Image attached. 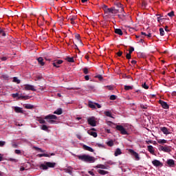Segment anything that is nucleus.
<instances>
[{"instance_id": "obj_1", "label": "nucleus", "mask_w": 176, "mask_h": 176, "mask_svg": "<svg viewBox=\"0 0 176 176\" xmlns=\"http://www.w3.org/2000/svg\"><path fill=\"white\" fill-rule=\"evenodd\" d=\"M77 157L78 160H81L82 162H85L87 163H94L96 158L95 157H91L89 155H78Z\"/></svg>"}, {"instance_id": "obj_2", "label": "nucleus", "mask_w": 176, "mask_h": 176, "mask_svg": "<svg viewBox=\"0 0 176 176\" xmlns=\"http://www.w3.org/2000/svg\"><path fill=\"white\" fill-rule=\"evenodd\" d=\"M44 119L47 120V123H50V124H54L56 123V119H58V117L56 115H48L45 116Z\"/></svg>"}, {"instance_id": "obj_3", "label": "nucleus", "mask_w": 176, "mask_h": 176, "mask_svg": "<svg viewBox=\"0 0 176 176\" xmlns=\"http://www.w3.org/2000/svg\"><path fill=\"white\" fill-rule=\"evenodd\" d=\"M56 164V162H45V164L40 165V168L43 170H47L48 168H54Z\"/></svg>"}, {"instance_id": "obj_4", "label": "nucleus", "mask_w": 176, "mask_h": 176, "mask_svg": "<svg viewBox=\"0 0 176 176\" xmlns=\"http://www.w3.org/2000/svg\"><path fill=\"white\" fill-rule=\"evenodd\" d=\"M74 45H83L82 39L80 38V34H75L74 39L73 40Z\"/></svg>"}, {"instance_id": "obj_5", "label": "nucleus", "mask_w": 176, "mask_h": 176, "mask_svg": "<svg viewBox=\"0 0 176 176\" xmlns=\"http://www.w3.org/2000/svg\"><path fill=\"white\" fill-rule=\"evenodd\" d=\"M116 129L120 131V134L122 135H126L129 134L126 130L122 125H117V126H116Z\"/></svg>"}, {"instance_id": "obj_6", "label": "nucleus", "mask_w": 176, "mask_h": 176, "mask_svg": "<svg viewBox=\"0 0 176 176\" xmlns=\"http://www.w3.org/2000/svg\"><path fill=\"white\" fill-rule=\"evenodd\" d=\"M88 124H90L92 127L96 126V121L95 120L94 117H91L87 119Z\"/></svg>"}, {"instance_id": "obj_7", "label": "nucleus", "mask_w": 176, "mask_h": 176, "mask_svg": "<svg viewBox=\"0 0 176 176\" xmlns=\"http://www.w3.org/2000/svg\"><path fill=\"white\" fill-rule=\"evenodd\" d=\"M63 63V60H55L53 61L52 65L54 67L59 68L60 65H61Z\"/></svg>"}, {"instance_id": "obj_8", "label": "nucleus", "mask_w": 176, "mask_h": 176, "mask_svg": "<svg viewBox=\"0 0 176 176\" xmlns=\"http://www.w3.org/2000/svg\"><path fill=\"white\" fill-rule=\"evenodd\" d=\"M25 90L26 91H36V89H35L34 85H30V84H26L25 85Z\"/></svg>"}, {"instance_id": "obj_9", "label": "nucleus", "mask_w": 176, "mask_h": 176, "mask_svg": "<svg viewBox=\"0 0 176 176\" xmlns=\"http://www.w3.org/2000/svg\"><path fill=\"white\" fill-rule=\"evenodd\" d=\"M8 35V32H6V29L0 28V38H3L6 37Z\"/></svg>"}, {"instance_id": "obj_10", "label": "nucleus", "mask_w": 176, "mask_h": 176, "mask_svg": "<svg viewBox=\"0 0 176 176\" xmlns=\"http://www.w3.org/2000/svg\"><path fill=\"white\" fill-rule=\"evenodd\" d=\"M129 152H130V153H131L133 157H135V158L137 160H140V156H139V154H138L136 151H135L133 150V149H130V150H129Z\"/></svg>"}, {"instance_id": "obj_11", "label": "nucleus", "mask_w": 176, "mask_h": 176, "mask_svg": "<svg viewBox=\"0 0 176 176\" xmlns=\"http://www.w3.org/2000/svg\"><path fill=\"white\" fill-rule=\"evenodd\" d=\"M166 163L168 164V166H169L170 168H174L175 166V162L174 160H167Z\"/></svg>"}, {"instance_id": "obj_12", "label": "nucleus", "mask_w": 176, "mask_h": 176, "mask_svg": "<svg viewBox=\"0 0 176 176\" xmlns=\"http://www.w3.org/2000/svg\"><path fill=\"white\" fill-rule=\"evenodd\" d=\"M152 164L154 166H156V167H160L163 166L162 162H160V161H158V160H154L153 161H152Z\"/></svg>"}, {"instance_id": "obj_13", "label": "nucleus", "mask_w": 176, "mask_h": 176, "mask_svg": "<svg viewBox=\"0 0 176 176\" xmlns=\"http://www.w3.org/2000/svg\"><path fill=\"white\" fill-rule=\"evenodd\" d=\"M159 103H160V104L162 105V107L164 109H168L169 108L168 104L166 102H164L163 100H159Z\"/></svg>"}, {"instance_id": "obj_14", "label": "nucleus", "mask_w": 176, "mask_h": 176, "mask_svg": "<svg viewBox=\"0 0 176 176\" xmlns=\"http://www.w3.org/2000/svg\"><path fill=\"white\" fill-rule=\"evenodd\" d=\"M161 131L164 134V135H169L170 134V132L168 131V129L165 126L161 127L160 128Z\"/></svg>"}, {"instance_id": "obj_15", "label": "nucleus", "mask_w": 176, "mask_h": 176, "mask_svg": "<svg viewBox=\"0 0 176 176\" xmlns=\"http://www.w3.org/2000/svg\"><path fill=\"white\" fill-rule=\"evenodd\" d=\"M148 151L150 153H151L152 155H155V149L153 148V146L152 145H148L147 146Z\"/></svg>"}, {"instance_id": "obj_16", "label": "nucleus", "mask_w": 176, "mask_h": 176, "mask_svg": "<svg viewBox=\"0 0 176 176\" xmlns=\"http://www.w3.org/2000/svg\"><path fill=\"white\" fill-rule=\"evenodd\" d=\"M161 150L166 153H170L171 151V149L170 147L168 148L167 146H161Z\"/></svg>"}, {"instance_id": "obj_17", "label": "nucleus", "mask_w": 176, "mask_h": 176, "mask_svg": "<svg viewBox=\"0 0 176 176\" xmlns=\"http://www.w3.org/2000/svg\"><path fill=\"white\" fill-rule=\"evenodd\" d=\"M83 148L85 151H89V152H91V153H93L94 151V150L91 147H90L89 146H87L85 144L83 145Z\"/></svg>"}, {"instance_id": "obj_18", "label": "nucleus", "mask_w": 176, "mask_h": 176, "mask_svg": "<svg viewBox=\"0 0 176 176\" xmlns=\"http://www.w3.org/2000/svg\"><path fill=\"white\" fill-rule=\"evenodd\" d=\"M122 154V151L120 148H117L116 149V152H114V156L118 157V155H120Z\"/></svg>"}, {"instance_id": "obj_19", "label": "nucleus", "mask_w": 176, "mask_h": 176, "mask_svg": "<svg viewBox=\"0 0 176 176\" xmlns=\"http://www.w3.org/2000/svg\"><path fill=\"white\" fill-rule=\"evenodd\" d=\"M87 133L93 136L94 138H96L98 136V134L96 132L92 131H88Z\"/></svg>"}, {"instance_id": "obj_20", "label": "nucleus", "mask_w": 176, "mask_h": 176, "mask_svg": "<svg viewBox=\"0 0 176 176\" xmlns=\"http://www.w3.org/2000/svg\"><path fill=\"white\" fill-rule=\"evenodd\" d=\"M114 32L120 36L123 35V32L121 29L116 28L114 29Z\"/></svg>"}, {"instance_id": "obj_21", "label": "nucleus", "mask_w": 176, "mask_h": 176, "mask_svg": "<svg viewBox=\"0 0 176 176\" xmlns=\"http://www.w3.org/2000/svg\"><path fill=\"white\" fill-rule=\"evenodd\" d=\"M23 107L27 109H33L34 106L30 104H24Z\"/></svg>"}, {"instance_id": "obj_22", "label": "nucleus", "mask_w": 176, "mask_h": 176, "mask_svg": "<svg viewBox=\"0 0 176 176\" xmlns=\"http://www.w3.org/2000/svg\"><path fill=\"white\" fill-rule=\"evenodd\" d=\"M65 60H67V61L69 62V63H75V60H74V57H69V56H67V57L65 58Z\"/></svg>"}, {"instance_id": "obj_23", "label": "nucleus", "mask_w": 176, "mask_h": 176, "mask_svg": "<svg viewBox=\"0 0 176 176\" xmlns=\"http://www.w3.org/2000/svg\"><path fill=\"white\" fill-rule=\"evenodd\" d=\"M14 111H15L16 113H23V111L22 110V108L19 107H14Z\"/></svg>"}, {"instance_id": "obj_24", "label": "nucleus", "mask_w": 176, "mask_h": 176, "mask_svg": "<svg viewBox=\"0 0 176 176\" xmlns=\"http://www.w3.org/2000/svg\"><path fill=\"white\" fill-rule=\"evenodd\" d=\"M37 61H38V64H40V65H45V63L43 62V58L42 57H38V58H37Z\"/></svg>"}, {"instance_id": "obj_25", "label": "nucleus", "mask_w": 176, "mask_h": 176, "mask_svg": "<svg viewBox=\"0 0 176 176\" xmlns=\"http://www.w3.org/2000/svg\"><path fill=\"white\" fill-rule=\"evenodd\" d=\"M98 173L100 174L101 175H107V174L109 173L108 171L103 170H98Z\"/></svg>"}, {"instance_id": "obj_26", "label": "nucleus", "mask_w": 176, "mask_h": 176, "mask_svg": "<svg viewBox=\"0 0 176 176\" xmlns=\"http://www.w3.org/2000/svg\"><path fill=\"white\" fill-rule=\"evenodd\" d=\"M69 20H70L71 23H72V25H74V24H75L74 20H76V16H73L69 18Z\"/></svg>"}, {"instance_id": "obj_27", "label": "nucleus", "mask_w": 176, "mask_h": 176, "mask_svg": "<svg viewBox=\"0 0 176 176\" xmlns=\"http://www.w3.org/2000/svg\"><path fill=\"white\" fill-rule=\"evenodd\" d=\"M116 6L118 8H120V10H120V12H123L124 11V8H123V7H122V4L120 3H117V4H116Z\"/></svg>"}, {"instance_id": "obj_28", "label": "nucleus", "mask_w": 176, "mask_h": 176, "mask_svg": "<svg viewBox=\"0 0 176 176\" xmlns=\"http://www.w3.org/2000/svg\"><path fill=\"white\" fill-rule=\"evenodd\" d=\"M54 114L60 115L63 113V109L61 108L58 109L54 112Z\"/></svg>"}, {"instance_id": "obj_29", "label": "nucleus", "mask_w": 176, "mask_h": 176, "mask_svg": "<svg viewBox=\"0 0 176 176\" xmlns=\"http://www.w3.org/2000/svg\"><path fill=\"white\" fill-rule=\"evenodd\" d=\"M138 57L140 58H146V55L144 53L139 52L138 54Z\"/></svg>"}, {"instance_id": "obj_30", "label": "nucleus", "mask_w": 176, "mask_h": 176, "mask_svg": "<svg viewBox=\"0 0 176 176\" xmlns=\"http://www.w3.org/2000/svg\"><path fill=\"white\" fill-rule=\"evenodd\" d=\"M41 130H43V131H48V126L45 124H43L41 126Z\"/></svg>"}, {"instance_id": "obj_31", "label": "nucleus", "mask_w": 176, "mask_h": 176, "mask_svg": "<svg viewBox=\"0 0 176 176\" xmlns=\"http://www.w3.org/2000/svg\"><path fill=\"white\" fill-rule=\"evenodd\" d=\"M19 99L28 100V99H30V97L28 96H19Z\"/></svg>"}, {"instance_id": "obj_32", "label": "nucleus", "mask_w": 176, "mask_h": 176, "mask_svg": "<svg viewBox=\"0 0 176 176\" xmlns=\"http://www.w3.org/2000/svg\"><path fill=\"white\" fill-rule=\"evenodd\" d=\"M38 157H50V155L48 153H41V154H38Z\"/></svg>"}, {"instance_id": "obj_33", "label": "nucleus", "mask_w": 176, "mask_h": 176, "mask_svg": "<svg viewBox=\"0 0 176 176\" xmlns=\"http://www.w3.org/2000/svg\"><path fill=\"white\" fill-rule=\"evenodd\" d=\"M46 2L50 4L51 6H54V0H46Z\"/></svg>"}, {"instance_id": "obj_34", "label": "nucleus", "mask_w": 176, "mask_h": 176, "mask_svg": "<svg viewBox=\"0 0 176 176\" xmlns=\"http://www.w3.org/2000/svg\"><path fill=\"white\" fill-rule=\"evenodd\" d=\"M157 142L158 144H166L167 142V140H164V139H160V140H157Z\"/></svg>"}, {"instance_id": "obj_35", "label": "nucleus", "mask_w": 176, "mask_h": 176, "mask_svg": "<svg viewBox=\"0 0 176 176\" xmlns=\"http://www.w3.org/2000/svg\"><path fill=\"white\" fill-rule=\"evenodd\" d=\"M13 82H16L17 84H20V82H21V81H20V80H19L18 77H16V76L13 78Z\"/></svg>"}, {"instance_id": "obj_36", "label": "nucleus", "mask_w": 176, "mask_h": 176, "mask_svg": "<svg viewBox=\"0 0 176 176\" xmlns=\"http://www.w3.org/2000/svg\"><path fill=\"white\" fill-rule=\"evenodd\" d=\"M133 89V87H131V85H124V90L129 91Z\"/></svg>"}, {"instance_id": "obj_37", "label": "nucleus", "mask_w": 176, "mask_h": 176, "mask_svg": "<svg viewBox=\"0 0 176 176\" xmlns=\"http://www.w3.org/2000/svg\"><path fill=\"white\" fill-rule=\"evenodd\" d=\"M38 123H40L41 124H45V123H46V122L42 118H38Z\"/></svg>"}, {"instance_id": "obj_38", "label": "nucleus", "mask_w": 176, "mask_h": 176, "mask_svg": "<svg viewBox=\"0 0 176 176\" xmlns=\"http://www.w3.org/2000/svg\"><path fill=\"white\" fill-rule=\"evenodd\" d=\"M119 12H120V10H116V8H114L113 7V10H112L111 14H118Z\"/></svg>"}, {"instance_id": "obj_39", "label": "nucleus", "mask_w": 176, "mask_h": 176, "mask_svg": "<svg viewBox=\"0 0 176 176\" xmlns=\"http://www.w3.org/2000/svg\"><path fill=\"white\" fill-rule=\"evenodd\" d=\"M96 168L101 169H107V167L104 165L99 164Z\"/></svg>"}, {"instance_id": "obj_40", "label": "nucleus", "mask_w": 176, "mask_h": 176, "mask_svg": "<svg viewBox=\"0 0 176 176\" xmlns=\"http://www.w3.org/2000/svg\"><path fill=\"white\" fill-rule=\"evenodd\" d=\"M107 145L109 146H110V147L113 146V145H114L113 141V140H110V141L107 142Z\"/></svg>"}, {"instance_id": "obj_41", "label": "nucleus", "mask_w": 176, "mask_h": 176, "mask_svg": "<svg viewBox=\"0 0 176 176\" xmlns=\"http://www.w3.org/2000/svg\"><path fill=\"white\" fill-rule=\"evenodd\" d=\"M8 161L17 163L19 162V160H16V158H8Z\"/></svg>"}, {"instance_id": "obj_42", "label": "nucleus", "mask_w": 176, "mask_h": 176, "mask_svg": "<svg viewBox=\"0 0 176 176\" xmlns=\"http://www.w3.org/2000/svg\"><path fill=\"white\" fill-rule=\"evenodd\" d=\"M135 51V48L133 47L130 46L129 50V53L132 54V53Z\"/></svg>"}, {"instance_id": "obj_43", "label": "nucleus", "mask_w": 176, "mask_h": 176, "mask_svg": "<svg viewBox=\"0 0 176 176\" xmlns=\"http://www.w3.org/2000/svg\"><path fill=\"white\" fill-rule=\"evenodd\" d=\"M142 87L144 89H149V87H148V85H147L146 82H144V84H142Z\"/></svg>"}, {"instance_id": "obj_44", "label": "nucleus", "mask_w": 176, "mask_h": 176, "mask_svg": "<svg viewBox=\"0 0 176 176\" xmlns=\"http://www.w3.org/2000/svg\"><path fill=\"white\" fill-rule=\"evenodd\" d=\"M104 114L108 117L112 118V114L110 111H105Z\"/></svg>"}, {"instance_id": "obj_45", "label": "nucleus", "mask_w": 176, "mask_h": 176, "mask_svg": "<svg viewBox=\"0 0 176 176\" xmlns=\"http://www.w3.org/2000/svg\"><path fill=\"white\" fill-rule=\"evenodd\" d=\"M82 71H83V73H84L85 75L89 74V70H88V68H87V67L83 68V69H82Z\"/></svg>"}, {"instance_id": "obj_46", "label": "nucleus", "mask_w": 176, "mask_h": 176, "mask_svg": "<svg viewBox=\"0 0 176 176\" xmlns=\"http://www.w3.org/2000/svg\"><path fill=\"white\" fill-rule=\"evenodd\" d=\"M102 9H103V10L104 11V12L107 14V11H108V7H107V6H105V5H104L103 6H102Z\"/></svg>"}, {"instance_id": "obj_47", "label": "nucleus", "mask_w": 176, "mask_h": 176, "mask_svg": "<svg viewBox=\"0 0 176 176\" xmlns=\"http://www.w3.org/2000/svg\"><path fill=\"white\" fill-rule=\"evenodd\" d=\"M126 58L127 60L131 59V54L127 53V54H126Z\"/></svg>"}, {"instance_id": "obj_48", "label": "nucleus", "mask_w": 176, "mask_h": 176, "mask_svg": "<svg viewBox=\"0 0 176 176\" xmlns=\"http://www.w3.org/2000/svg\"><path fill=\"white\" fill-rule=\"evenodd\" d=\"M160 33L161 36H164V30L162 28H160Z\"/></svg>"}, {"instance_id": "obj_49", "label": "nucleus", "mask_w": 176, "mask_h": 176, "mask_svg": "<svg viewBox=\"0 0 176 176\" xmlns=\"http://www.w3.org/2000/svg\"><path fill=\"white\" fill-rule=\"evenodd\" d=\"M96 78H98L100 80H103V77L101 74L96 75Z\"/></svg>"}, {"instance_id": "obj_50", "label": "nucleus", "mask_w": 176, "mask_h": 176, "mask_svg": "<svg viewBox=\"0 0 176 176\" xmlns=\"http://www.w3.org/2000/svg\"><path fill=\"white\" fill-rule=\"evenodd\" d=\"M6 144V142L5 141H0V147H3Z\"/></svg>"}, {"instance_id": "obj_51", "label": "nucleus", "mask_w": 176, "mask_h": 176, "mask_svg": "<svg viewBox=\"0 0 176 176\" xmlns=\"http://www.w3.org/2000/svg\"><path fill=\"white\" fill-rule=\"evenodd\" d=\"M106 88L108 89L109 91L113 90V87L112 85H107Z\"/></svg>"}, {"instance_id": "obj_52", "label": "nucleus", "mask_w": 176, "mask_h": 176, "mask_svg": "<svg viewBox=\"0 0 176 176\" xmlns=\"http://www.w3.org/2000/svg\"><path fill=\"white\" fill-rule=\"evenodd\" d=\"M113 9V7H111V8H108L107 12L106 14L111 13L112 14V10Z\"/></svg>"}, {"instance_id": "obj_53", "label": "nucleus", "mask_w": 176, "mask_h": 176, "mask_svg": "<svg viewBox=\"0 0 176 176\" xmlns=\"http://www.w3.org/2000/svg\"><path fill=\"white\" fill-rule=\"evenodd\" d=\"M122 54H123V52L120 50V51H118V52H117L116 54L118 55V57H121L122 56Z\"/></svg>"}, {"instance_id": "obj_54", "label": "nucleus", "mask_w": 176, "mask_h": 176, "mask_svg": "<svg viewBox=\"0 0 176 176\" xmlns=\"http://www.w3.org/2000/svg\"><path fill=\"white\" fill-rule=\"evenodd\" d=\"M1 77H2L3 79H5V80L8 79V78H9L8 75H7V74H3V75L1 76Z\"/></svg>"}, {"instance_id": "obj_55", "label": "nucleus", "mask_w": 176, "mask_h": 176, "mask_svg": "<svg viewBox=\"0 0 176 176\" xmlns=\"http://www.w3.org/2000/svg\"><path fill=\"white\" fill-rule=\"evenodd\" d=\"M175 12L173 11L170 12V13L168 14V16H169L170 17H173L175 16Z\"/></svg>"}, {"instance_id": "obj_56", "label": "nucleus", "mask_w": 176, "mask_h": 176, "mask_svg": "<svg viewBox=\"0 0 176 176\" xmlns=\"http://www.w3.org/2000/svg\"><path fill=\"white\" fill-rule=\"evenodd\" d=\"M117 96L115 95H111L110 97V100H115L116 99Z\"/></svg>"}, {"instance_id": "obj_57", "label": "nucleus", "mask_w": 176, "mask_h": 176, "mask_svg": "<svg viewBox=\"0 0 176 176\" xmlns=\"http://www.w3.org/2000/svg\"><path fill=\"white\" fill-rule=\"evenodd\" d=\"M14 153H15L16 154H17V155L21 154V150H19V149H16V150L14 151Z\"/></svg>"}, {"instance_id": "obj_58", "label": "nucleus", "mask_w": 176, "mask_h": 176, "mask_svg": "<svg viewBox=\"0 0 176 176\" xmlns=\"http://www.w3.org/2000/svg\"><path fill=\"white\" fill-rule=\"evenodd\" d=\"M89 107L90 108H92V109H95L96 108V106L94 104H92V103H89Z\"/></svg>"}, {"instance_id": "obj_59", "label": "nucleus", "mask_w": 176, "mask_h": 176, "mask_svg": "<svg viewBox=\"0 0 176 176\" xmlns=\"http://www.w3.org/2000/svg\"><path fill=\"white\" fill-rule=\"evenodd\" d=\"M98 147L99 148H104V146L102 144L98 143L97 144Z\"/></svg>"}, {"instance_id": "obj_60", "label": "nucleus", "mask_w": 176, "mask_h": 176, "mask_svg": "<svg viewBox=\"0 0 176 176\" xmlns=\"http://www.w3.org/2000/svg\"><path fill=\"white\" fill-rule=\"evenodd\" d=\"M12 146L13 148H16L18 147V145H17V144H16V143H12Z\"/></svg>"}, {"instance_id": "obj_61", "label": "nucleus", "mask_w": 176, "mask_h": 176, "mask_svg": "<svg viewBox=\"0 0 176 176\" xmlns=\"http://www.w3.org/2000/svg\"><path fill=\"white\" fill-rule=\"evenodd\" d=\"M146 143L147 144H153V140H146Z\"/></svg>"}, {"instance_id": "obj_62", "label": "nucleus", "mask_w": 176, "mask_h": 176, "mask_svg": "<svg viewBox=\"0 0 176 176\" xmlns=\"http://www.w3.org/2000/svg\"><path fill=\"white\" fill-rule=\"evenodd\" d=\"M12 97H13L14 98H16V97H19V94H18V93H16V94H12Z\"/></svg>"}, {"instance_id": "obj_63", "label": "nucleus", "mask_w": 176, "mask_h": 176, "mask_svg": "<svg viewBox=\"0 0 176 176\" xmlns=\"http://www.w3.org/2000/svg\"><path fill=\"white\" fill-rule=\"evenodd\" d=\"M1 60L2 61H6L7 57H6V56H3V57L1 58Z\"/></svg>"}, {"instance_id": "obj_64", "label": "nucleus", "mask_w": 176, "mask_h": 176, "mask_svg": "<svg viewBox=\"0 0 176 176\" xmlns=\"http://www.w3.org/2000/svg\"><path fill=\"white\" fill-rule=\"evenodd\" d=\"M140 107H141L142 109H147V106H144V104H141V105H140Z\"/></svg>"}]
</instances>
